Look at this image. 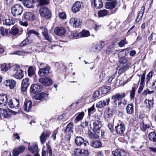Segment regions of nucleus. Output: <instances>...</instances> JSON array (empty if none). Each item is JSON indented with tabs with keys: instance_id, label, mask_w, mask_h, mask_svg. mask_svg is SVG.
Wrapping results in <instances>:
<instances>
[{
	"instance_id": "1",
	"label": "nucleus",
	"mask_w": 156,
	"mask_h": 156,
	"mask_svg": "<svg viewBox=\"0 0 156 156\" xmlns=\"http://www.w3.org/2000/svg\"><path fill=\"white\" fill-rule=\"evenodd\" d=\"M93 130L96 136L99 137L101 133L100 129L102 127V125L100 121V118L98 115H94L93 117Z\"/></svg>"
},
{
	"instance_id": "2",
	"label": "nucleus",
	"mask_w": 156,
	"mask_h": 156,
	"mask_svg": "<svg viewBox=\"0 0 156 156\" xmlns=\"http://www.w3.org/2000/svg\"><path fill=\"white\" fill-rule=\"evenodd\" d=\"M23 9L22 5L18 4H16L11 7V13L14 16H20L23 12Z\"/></svg>"
},
{
	"instance_id": "3",
	"label": "nucleus",
	"mask_w": 156,
	"mask_h": 156,
	"mask_svg": "<svg viewBox=\"0 0 156 156\" xmlns=\"http://www.w3.org/2000/svg\"><path fill=\"white\" fill-rule=\"evenodd\" d=\"M125 96V93L121 94L118 93L114 94L112 96V99L114 100L113 103L114 105H119L122 103V98Z\"/></svg>"
},
{
	"instance_id": "4",
	"label": "nucleus",
	"mask_w": 156,
	"mask_h": 156,
	"mask_svg": "<svg viewBox=\"0 0 156 156\" xmlns=\"http://www.w3.org/2000/svg\"><path fill=\"white\" fill-rule=\"evenodd\" d=\"M39 12L41 16L46 19H49L51 17V11L46 7H41L40 9Z\"/></svg>"
},
{
	"instance_id": "5",
	"label": "nucleus",
	"mask_w": 156,
	"mask_h": 156,
	"mask_svg": "<svg viewBox=\"0 0 156 156\" xmlns=\"http://www.w3.org/2000/svg\"><path fill=\"white\" fill-rule=\"evenodd\" d=\"M82 20L80 19L75 18H71L69 21V23L73 27L78 28L80 27Z\"/></svg>"
},
{
	"instance_id": "6",
	"label": "nucleus",
	"mask_w": 156,
	"mask_h": 156,
	"mask_svg": "<svg viewBox=\"0 0 156 156\" xmlns=\"http://www.w3.org/2000/svg\"><path fill=\"white\" fill-rule=\"evenodd\" d=\"M8 110L7 111L5 109L2 108L0 109V117H1V114L5 118H9L11 116L10 112L13 113L14 114H16L17 113V112L13 111L12 110L9 109H8Z\"/></svg>"
},
{
	"instance_id": "7",
	"label": "nucleus",
	"mask_w": 156,
	"mask_h": 156,
	"mask_svg": "<svg viewBox=\"0 0 156 156\" xmlns=\"http://www.w3.org/2000/svg\"><path fill=\"white\" fill-rule=\"evenodd\" d=\"M75 142L76 145L80 146L83 144L85 146L89 144V142L86 140H84V139L81 136H76L75 139Z\"/></svg>"
},
{
	"instance_id": "8",
	"label": "nucleus",
	"mask_w": 156,
	"mask_h": 156,
	"mask_svg": "<svg viewBox=\"0 0 156 156\" xmlns=\"http://www.w3.org/2000/svg\"><path fill=\"white\" fill-rule=\"evenodd\" d=\"M43 88L42 86L39 85L38 84H32L30 87V91L31 93L34 94L41 91Z\"/></svg>"
},
{
	"instance_id": "9",
	"label": "nucleus",
	"mask_w": 156,
	"mask_h": 156,
	"mask_svg": "<svg viewBox=\"0 0 156 156\" xmlns=\"http://www.w3.org/2000/svg\"><path fill=\"white\" fill-rule=\"evenodd\" d=\"M75 156H88V151L87 150L76 148L74 151Z\"/></svg>"
},
{
	"instance_id": "10",
	"label": "nucleus",
	"mask_w": 156,
	"mask_h": 156,
	"mask_svg": "<svg viewBox=\"0 0 156 156\" xmlns=\"http://www.w3.org/2000/svg\"><path fill=\"white\" fill-rule=\"evenodd\" d=\"M39 28L45 39L49 42H51V39L49 36L48 30L45 27H40Z\"/></svg>"
},
{
	"instance_id": "11",
	"label": "nucleus",
	"mask_w": 156,
	"mask_h": 156,
	"mask_svg": "<svg viewBox=\"0 0 156 156\" xmlns=\"http://www.w3.org/2000/svg\"><path fill=\"white\" fill-rule=\"evenodd\" d=\"M50 69L49 66H47L45 67L40 69L38 71V74L41 76H45L49 74Z\"/></svg>"
},
{
	"instance_id": "12",
	"label": "nucleus",
	"mask_w": 156,
	"mask_h": 156,
	"mask_svg": "<svg viewBox=\"0 0 156 156\" xmlns=\"http://www.w3.org/2000/svg\"><path fill=\"white\" fill-rule=\"evenodd\" d=\"M90 2L92 6L97 9H100L103 6L101 0H90Z\"/></svg>"
},
{
	"instance_id": "13",
	"label": "nucleus",
	"mask_w": 156,
	"mask_h": 156,
	"mask_svg": "<svg viewBox=\"0 0 156 156\" xmlns=\"http://www.w3.org/2000/svg\"><path fill=\"white\" fill-rule=\"evenodd\" d=\"M25 147L21 145L15 148L13 151L12 154L14 156H18L20 153H23L25 149Z\"/></svg>"
},
{
	"instance_id": "14",
	"label": "nucleus",
	"mask_w": 156,
	"mask_h": 156,
	"mask_svg": "<svg viewBox=\"0 0 156 156\" xmlns=\"http://www.w3.org/2000/svg\"><path fill=\"white\" fill-rule=\"evenodd\" d=\"M50 133H51L49 130H46L43 132L40 136V141L41 144H43L45 142L47 138L49 136Z\"/></svg>"
},
{
	"instance_id": "15",
	"label": "nucleus",
	"mask_w": 156,
	"mask_h": 156,
	"mask_svg": "<svg viewBox=\"0 0 156 156\" xmlns=\"http://www.w3.org/2000/svg\"><path fill=\"white\" fill-rule=\"evenodd\" d=\"M115 129L116 132L117 134H121L124 133L125 130V126L123 123L118 124L117 125L115 126Z\"/></svg>"
},
{
	"instance_id": "16",
	"label": "nucleus",
	"mask_w": 156,
	"mask_h": 156,
	"mask_svg": "<svg viewBox=\"0 0 156 156\" xmlns=\"http://www.w3.org/2000/svg\"><path fill=\"white\" fill-rule=\"evenodd\" d=\"M119 66H125L129 67L131 63L129 62V58H120L119 60Z\"/></svg>"
},
{
	"instance_id": "17",
	"label": "nucleus",
	"mask_w": 156,
	"mask_h": 156,
	"mask_svg": "<svg viewBox=\"0 0 156 156\" xmlns=\"http://www.w3.org/2000/svg\"><path fill=\"white\" fill-rule=\"evenodd\" d=\"M54 32L55 34L61 36L65 34L66 30L63 27H57L55 28Z\"/></svg>"
},
{
	"instance_id": "18",
	"label": "nucleus",
	"mask_w": 156,
	"mask_h": 156,
	"mask_svg": "<svg viewBox=\"0 0 156 156\" xmlns=\"http://www.w3.org/2000/svg\"><path fill=\"white\" fill-rule=\"evenodd\" d=\"M39 81L46 86H49L52 83V80L50 78H40L39 79Z\"/></svg>"
},
{
	"instance_id": "19",
	"label": "nucleus",
	"mask_w": 156,
	"mask_h": 156,
	"mask_svg": "<svg viewBox=\"0 0 156 156\" xmlns=\"http://www.w3.org/2000/svg\"><path fill=\"white\" fill-rule=\"evenodd\" d=\"M110 101L109 98H107L103 101H100L98 102L96 105L98 108H102L105 106L108 105Z\"/></svg>"
},
{
	"instance_id": "20",
	"label": "nucleus",
	"mask_w": 156,
	"mask_h": 156,
	"mask_svg": "<svg viewBox=\"0 0 156 156\" xmlns=\"http://www.w3.org/2000/svg\"><path fill=\"white\" fill-rule=\"evenodd\" d=\"M29 79L27 78L24 79L22 81L21 90L22 92H25L29 85Z\"/></svg>"
},
{
	"instance_id": "21",
	"label": "nucleus",
	"mask_w": 156,
	"mask_h": 156,
	"mask_svg": "<svg viewBox=\"0 0 156 156\" xmlns=\"http://www.w3.org/2000/svg\"><path fill=\"white\" fill-rule=\"evenodd\" d=\"M25 19L28 21H32L34 20L35 16L34 14L29 12H26L24 13Z\"/></svg>"
},
{
	"instance_id": "22",
	"label": "nucleus",
	"mask_w": 156,
	"mask_h": 156,
	"mask_svg": "<svg viewBox=\"0 0 156 156\" xmlns=\"http://www.w3.org/2000/svg\"><path fill=\"white\" fill-rule=\"evenodd\" d=\"M9 105L11 108H15L16 109L19 105V101L17 99L13 101L11 100L9 102Z\"/></svg>"
},
{
	"instance_id": "23",
	"label": "nucleus",
	"mask_w": 156,
	"mask_h": 156,
	"mask_svg": "<svg viewBox=\"0 0 156 156\" xmlns=\"http://www.w3.org/2000/svg\"><path fill=\"white\" fill-rule=\"evenodd\" d=\"M82 3L79 1L76 2L73 6L72 10L74 13H76L79 11L81 8Z\"/></svg>"
},
{
	"instance_id": "24",
	"label": "nucleus",
	"mask_w": 156,
	"mask_h": 156,
	"mask_svg": "<svg viewBox=\"0 0 156 156\" xmlns=\"http://www.w3.org/2000/svg\"><path fill=\"white\" fill-rule=\"evenodd\" d=\"M7 96L6 94L0 95V104L2 106H5L7 103Z\"/></svg>"
},
{
	"instance_id": "25",
	"label": "nucleus",
	"mask_w": 156,
	"mask_h": 156,
	"mask_svg": "<svg viewBox=\"0 0 156 156\" xmlns=\"http://www.w3.org/2000/svg\"><path fill=\"white\" fill-rule=\"evenodd\" d=\"M113 156H126V153L123 150L116 149L112 152Z\"/></svg>"
},
{
	"instance_id": "26",
	"label": "nucleus",
	"mask_w": 156,
	"mask_h": 156,
	"mask_svg": "<svg viewBox=\"0 0 156 156\" xmlns=\"http://www.w3.org/2000/svg\"><path fill=\"white\" fill-rule=\"evenodd\" d=\"M32 102L30 101H25L23 105L24 110L26 112H29L31 108Z\"/></svg>"
},
{
	"instance_id": "27",
	"label": "nucleus",
	"mask_w": 156,
	"mask_h": 156,
	"mask_svg": "<svg viewBox=\"0 0 156 156\" xmlns=\"http://www.w3.org/2000/svg\"><path fill=\"white\" fill-rule=\"evenodd\" d=\"M52 150L51 147L49 145H48L47 148L46 150L43 149L42 152V156H46L48 154L49 156H51L52 154Z\"/></svg>"
},
{
	"instance_id": "28",
	"label": "nucleus",
	"mask_w": 156,
	"mask_h": 156,
	"mask_svg": "<svg viewBox=\"0 0 156 156\" xmlns=\"http://www.w3.org/2000/svg\"><path fill=\"white\" fill-rule=\"evenodd\" d=\"M13 76L17 79H22L24 76L23 70L21 69H20L19 71L15 72L13 75Z\"/></svg>"
},
{
	"instance_id": "29",
	"label": "nucleus",
	"mask_w": 156,
	"mask_h": 156,
	"mask_svg": "<svg viewBox=\"0 0 156 156\" xmlns=\"http://www.w3.org/2000/svg\"><path fill=\"white\" fill-rule=\"evenodd\" d=\"M16 85V82L12 80H9L6 81V85L9 87L10 89H12L14 88Z\"/></svg>"
},
{
	"instance_id": "30",
	"label": "nucleus",
	"mask_w": 156,
	"mask_h": 156,
	"mask_svg": "<svg viewBox=\"0 0 156 156\" xmlns=\"http://www.w3.org/2000/svg\"><path fill=\"white\" fill-rule=\"evenodd\" d=\"M90 146L95 148H98L101 147L102 144L99 140L93 141L91 142Z\"/></svg>"
},
{
	"instance_id": "31",
	"label": "nucleus",
	"mask_w": 156,
	"mask_h": 156,
	"mask_svg": "<svg viewBox=\"0 0 156 156\" xmlns=\"http://www.w3.org/2000/svg\"><path fill=\"white\" fill-rule=\"evenodd\" d=\"M128 53L129 51L127 49H125L118 53V56L120 58H124Z\"/></svg>"
},
{
	"instance_id": "32",
	"label": "nucleus",
	"mask_w": 156,
	"mask_h": 156,
	"mask_svg": "<svg viewBox=\"0 0 156 156\" xmlns=\"http://www.w3.org/2000/svg\"><path fill=\"white\" fill-rule=\"evenodd\" d=\"M19 30L18 28L15 27H13L9 31V33L11 35L16 36V35L18 33Z\"/></svg>"
},
{
	"instance_id": "33",
	"label": "nucleus",
	"mask_w": 156,
	"mask_h": 156,
	"mask_svg": "<svg viewBox=\"0 0 156 156\" xmlns=\"http://www.w3.org/2000/svg\"><path fill=\"white\" fill-rule=\"evenodd\" d=\"M117 3L116 1L112 2H107L105 5V8L107 9H112L115 7Z\"/></svg>"
},
{
	"instance_id": "34",
	"label": "nucleus",
	"mask_w": 156,
	"mask_h": 156,
	"mask_svg": "<svg viewBox=\"0 0 156 156\" xmlns=\"http://www.w3.org/2000/svg\"><path fill=\"white\" fill-rule=\"evenodd\" d=\"M73 125L70 123L68 124L66 126L65 130V133L67 134L68 133H71L73 132Z\"/></svg>"
},
{
	"instance_id": "35",
	"label": "nucleus",
	"mask_w": 156,
	"mask_h": 156,
	"mask_svg": "<svg viewBox=\"0 0 156 156\" xmlns=\"http://www.w3.org/2000/svg\"><path fill=\"white\" fill-rule=\"evenodd\" d=\"M32 41L30 39V37H28L25 40L23 41L20 44V46L23 47L25 45H27L31 43Z\"/></svg>"
},
{
	"instance_id": "36",
	"label": "nucleus",
	"mask_w": 156,
	"mask_h": 156,
	"mask_svg": "<svg viewBox=\"0 0 156 156\" xmlns=\"http://www.w3.org/2000/svg\"><path fill=\"white\" fill-rule=\"evenodd\" d=\"M15 22L13 19L9 18L7 19L3 20V24L6 26H10L13 25Z\"/></svg>"
},
{
	"instance_id": "37",
	"label": "nucleus",
	"mask_w": 156,
	"mask_h": 156,
	"mask_svg": "<svg viewBox=\"0 0 156 156\" xmlns=\"http://www.w3.org/2000/svg\"><path fill=\"white\" fill-rule=\"evenodd\" d=\"M84 115V113L83 112L78 113V115L75 119V122L76 124L79 121L82 120L83 119Z\"/></svg>"
},
{
	"instance_id": "38",
	"label": "nucleus",
	"mask_w": 156,
	"mask_h": 156,
	"mask_svg": "<svg viewBox=\"0 0 156 156\" xmlns=\"http://www.w3.org/2000/svg\"><path fill=\"white\" fill-rule=\"evenodd\" d=\"M38 148V146L37 145L35 144L32 145L31 146H29L28 150L32 153H34L36 152H37V149Z\"/></svg>"
},
{
	"instance_id": "39",
	"label": "nucleus",
	"mask_w": 156,
	"mask_h": 156,
	"mask_svg": "<svg viewBox=\"0 0 156 156\" xmlns=\"http://www.w3.org/2000/svg\"><path fill=\"white\" fill-rule=\"evenodd\" d=\"M144 7L142 6L141 8L140 11V12L138 15L137 18L136 19V21L139 22L140 20L141 19L144 12Z\"/></svg>"
},
{
	"instance_id": "40",
	"label": "nucleus",
	"mask_w": 156,
	"mask_h": 156,
	"mask_svg": "<svg viewBox=\"0 0 156 156\" xmlns=\"http://www.w3.org/2000/svg\"><path fill=\"white\" fill-rule=\"evenodd\" d=\"M149 139L151 141L156 142V133L154 132L150 133L148 135Z\"/></svg>"
},
{
	"instance_id": "41",
	"label": "nucleus",
	"mask_w": 156,
	"mask_h": 156,
	"mask_svg": "<svg viewBox=\"0 0 156 156\" xmlns=\"http://www.w3.org/2000/svg\"><path fill=\"white\" fill-rule=\"evenodd\" d=\"M144 102L145 103L146 106L147 108H149L150 109H151L152 108L154 104L153 100H148L146 99L144 101Z\"/></svg>"
},
{
	"instance_id": "42",
	"label": "nucleus",
	"mask_w": 156,
	"mask_h": 156,
	"mask_svg": "<svg viewBox=\"0 0 156 156\" xmlns=\"http://www.w3.org/2000/svg\"><path fill=\"white\" fill-rule=\"evenodd\" d=\"M126 112L129 114H132L133 111V105L132 104H128L126 108Z\"/></svg>"
},
{
	"instance_id": "43",
	"label": "nucleus",
	"mask_w": 156,
	"mask_h": 156,
	"mask_svg": "<svg viewBox=\"0 0 156 156\" xmlns=\"http://www.w3.org/2000/svg\"><path fill=\"white\" fill-rule=\"evenodd\" d=\"M34 3L31 1L28 0H25L23 3L24 5L27 8H33V4Z\"/></svg>"
},
{
	"instance_id": "44",
	"label": "nucleus",
	"mask_w": 156,
	"mask_h": 156,
	"mask_svg": "<svg viewBox=\"0 0 156 156\" xmlns=\"http://www.w3.org/2000/svg\"><path fill=\"white\" fill-rule=\"evenodd\" d=\"M110 89V87L106 86L101 87V91L102 94H104L108 93Z\"/></svg>"
},
{
	"instance_id": "45",
	"label": "nucleus",
	"mask_w": 156,
	"mask_h": 156,
	"mask_svg": "<svg viewBox=\"0 0 156 156\" xmlns=\"http://www.w3.org/2000/svg\"><path fill=\"white\" fill-rule=\"evenodd\" d=\"M108 14L107 10L105 9L101 10L98 12V15L99 17H103L106 16Z\"/></svg>"
},
{
	"instance_id": "46",
	"label": "nucleus",
	"mask_w": 156,
	"mask_h": 156,
	"mask_svg": "<svg viewBox=\"0 0 156 156\" xmlns=\"http://www.w3.org/2000/svg\"><path fill=\"white\" fill-rule=\"evenodd\" d=\"M1 68L2 71L6 72L10 68V65L9 64L4 63L1 66Z\"/></svg>"
},
{
	"instance_id": "47",
	"label": "nucleus",
	"mask_w": 156,
	"mask_h": 156,
	"mask_svg": "<svg viewBox=\"0 0 156 156\" xmlns=\"http://www.w3.org/2000/svg\"><path fill=\"white\" fill-rule=\"evenodd\" d=\"M80 37H86L89 36L90 34L89 31L87 30H83L80 34Z\"/></svg>"
},
{
	"instance_id": "48",
	"label": "nucleus",
	"mask_w": 156,
	"mask_h": 156,
	"mask_svg": "<svg viewBox=\"0 0 156 156\" xmlns=\"http://www.w3.org/2000/svg\"><path fill=\"white\" fill-rule=\"evenodd\" d=\"M27 34L30 36L32 34H33L37 36V37L40 39H41L40 37L39 36V33L34 30H31L27 32Z\"/></svg>"
},
{
	"instance_id": "49",
	"label": "nucleus",
	"mask_w": 156,
	"mask_h": 156,
	"mask_svg": "<svg viewBox=\"0 0 156 156\" xmlns=\"http://www.w3.org/2000/svg\"><path fill=\"white\" fill-rule=\"evenodd\" d=\"M119 67H120V68L119 69L118 71V73L119 74H121L124 73L126 70H127L128 69L129 67L127 66H119Z\"/></svg>"
},
{
	"instance_id": "50",
	"label": "nucleus",
	"mask_w": 156,
	"mask_h": 156,
	"mask_svg": "<svg viewBox=\"0 0 156 156\" xmlns=\"http://www.w3.org/2000/svg\"><path fill=\"white\" fill-rule=\"evenodd\" d=\"M34 72L33 69V67L32 66H30L28 70V74L29 76L31 77L32 76L34 75Z\"/></svg>"
},
{
	"instance_id": "51",
	"label": "nucleus",
	"mask_w": 156,
	"mask_h": 156,
	"mask_svg": "<svg viewBox=\"0 0 156 156\" xmlns=\"http://www.w3.org/2000/svg\"><path fill=\"white\" fill-rule=\"evenodd\" d=\"M105 115L107 118H111L113 116L112 112L111 110L108 109L107 111H105Z\"/></svg>"
},
{
	"instance_id": "52",
	"label": "nucleus",
	"mask_w": 156,
	"mask_h": 156,
	"mask_svg": "<svg viewBox=\"0 0 156 156\" xmlns=\"http://www.w3.org/2000/svg\"><path fill=\"white\" fill-rule=\"evenodd\" d=\"M71 36L72 38L77 39L78 37H80V34L77 32L74 31L71 33Z\"/></svg>"
},
{
	"instance_id": "53",
	"label": "nucleus",
	"mask_w": 156,
	"mask_h": 156,
	"mask_svg": "<svg viewBox=\"0 0 156 156\" xmlns=\"http://www.w3.org/2000/svg\"><path fill=\"white\" fill-rule=\"evenodd\" d=\"M145 73H144L142 76L140 75H139V76H141V78L140 80V85H144V80L145 78Z\"/></svg>"
},
{
	"instance_id": "54",
	"label": "nucleus",
	"mask_w": 156,
	"mask_h": 156,
	"mask_svg": "<svg viewBox=\"0 0 156 156\" xmlns=\"http://www.w3.org/2000/svg\"><path fill=\"white\" fill-rule=\"evenodd\" d=\"M153 72L150 71L147 75V83L149 80L152 78Z\"/></svg>"
},
{
	"instance_id": "55",
	"label": "nucleus",
	"mask_w": 156,
	"mask_h": 156,
	"mask_svg": "<svg viewBox=\"0 0 156 156\" xmlns=\"http://www.w3.org/2000/svg\"><path fill=\"white\" fill-rule=\"evenodd\" d=\"M39 95L40 96L41 100H42L45 98L48 95L47 94L45 93L44 92H42L39 94Z\"/></svg>"
},
{
	"instance_id": "56",
	"label": "nucleus",
	"mask_w": 156,
	"mask_h": 156,
	"mask_svg": "<svg viewBox=\"0 0 156 156\" xmlns=\"http://www.w3.org/2000/svg\"><path fill=\"white\" fill-rule=\"evenodd\" d=\"M100 94L99 92L98 91L96 90L95 91L93 94V98L94 99H96L99 97Z\"/></svg>"
},
{
	"instance_id": "57",
	"label": "nucleus",
	"mask_w": 156,
	"mask_h": 156,
	"mask_svg": "<svg viewBox=\"0 0 156 156\" xmlns=\"http://www.w3.org/2000/svg\"><path fill=\"white\" fill-rule=\"evenodd\" d=\"M136 91L135 87H133L132 88V90L130 94V96L131 98H134L135 95V92Z\"/></svg>"
},
{
	"instance_id": "58",
	"label": "nucleus",
	"mask_w": 156,
	"mask_h": 156,
	"mask_svg": "<svg viewBox=\"0 0 156 156\" xmlns=\"http://www.w3.org/2000/svg\"><path fill=\"white\" fill-rule=\"evenodd\" d=\"M49 0H39L40 4L44 5L48 4L49 2Z\"/></svg>"
},
{
	"instance_id": "59",
	"label": "nucleus",
	"mask_w": 156,
	"mask_h": 156,
	"mask_svg": "<svg viewBox=\"0 0 156 156\" xmlns=\"http://www.w3.org/2000/svg\"><path fill=\"white\" fill-rule=\"evenodd\" d=\"M59 17L62 19H65L66 18V15L64 12H60L59 13Z\"/></svg>"
},
{
	"instance_id": "60",
	"label": "nucleus",
	"mask_w": 156,
	"mask_h": 156,
	"mask_svg": "<svg viewBox=\"0 0 156 156\" xmlns=\"http://www.w3.org/2000/svg\"><path fill=\"white\" fill-rule=\"evenodd\" d=\"M24 53L22 51H17L13 52L12 54H16L18 55H22Z\"/></svg>"
},
{
	"instance_id": "61",
	"label": "nucleus",
	"mask_w": 156,
	"mask_h": 156,
	"mask_svg": "<svg viewBox=\"0 0 156 156\" xmlns=\"http://www.w3.org/2000/svg\"><path fill=\"white\" fill-rule=\"evenodd\" d=\"M88 125V122L87 121L81 122V126L83 128H84L87 126Z\"/></svg>"
},
{
	"instance_id": "62",
	"label": "nucleus",
	"mask_w": 156,
	"mask_h": 156,
	"mask_svg": "<svg viewBox=\"0 0 156 156\" xmlns=\"http://www.w3.org/2000/svg\"><path fill=\"white\" fill-rule=\"evenodd\" d=\"M5 3L7 5H12L13 3V0H5Z\"/></svg>"
},
{
	"instance_id": "63",
	"label": "nucleus",
	"mask_w": 156,
	"mask_h": 156,
	"mask_svg": "<svg viewBox=\"0 0 156 156\" xmlns=\"http://www.w3.org/2000/svg\"><path fill=\"white\" fill-rule=\"evenodd\" d=\"M65 134L66 135L65 137L66 140L67 141H69L70 140L71 136V133H68L67 134Z\"/></svg>"
},
{
	"instance_id": "64",
	"label": "nucleus",
	"mask_w": 156,
	"mask_h": 156,
	"mask_svg": "<svg viewBox=\"0 0 156 156\" xmlns=\"http://www.w3.org/2000/svg\"><path fill=\"white\" fill-rule=\"evenodd\" d=\"M20 24L21 25L25 27H27L28 25L27 22L26 21L23 22L22 21H21L20 22Z\"/></svg>"
}]
</instances>
